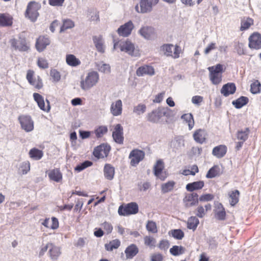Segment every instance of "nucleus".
I'll list each match as a JSON object with an SVG mask.
<instances>
[{
  "label": "nucleus",
  "mask_w": 261,
  "mask_h": 261,
  "mask_svg": "<svg viewBox=\"0 0 261 261\" xmlns=\"http://www.w3.org/2000/svg\"><path fill=\"white\" fill-rule=\"evenodd\" d=\"M210 72V79L214 85H218L222 81V74L224 72L223 66L218 64L215 66L208 67Z\"/></svg>",
  "instance_id": "nucleus-1"
},
{
  "label": "nucleus",
  "mask_w": 261,
  "mask_h": 261,
  "mask_svg": "<svg viewBox=\"0 0 261 261\" xmlns=\"http://www.w3.org/2000/svg\"><path fill=\"white\" fill-rule=\"evenodd\" d=\"M99 80V74L96 71H91L88 73L85 80L80 82V86L84 90H87L95 86Z\"/></svg>",
  "instance_id": "nucleus-2"
},
{
  "label": "nucleus",
  "mask_w": 261,
  "mask_h": 261,
  "mask_svg": "<svg viewBox=\"0 0 261 261\" xmlns=\"http://www.w3.org/2000/svg\"><path fill=\"white\" fill-rule=\"evenodd\" d=\"M159 1V0H140L139 4L135 6V10L139 13H149Z\"/></svg>",
  "instance_id": "nucleus-3"
},
{
  "label": "nucleus",
  "mask_w": 261,
  "mask_h": 261,
  "mask_svg": "<svg viewBox=\"0 0 261 261\" xmlns=\"http://www.w3.org/2000/svg\"><path fill=\"white\" fill-rule=\"evenodd\" d=\"M40 8L41 5L38 3L34 1L30 2L27 6L25 12V17L29 19L32 22L36 21L39 16L38 11Z\"/></svg>",
  "instance_id": "nucleus-4"
},
{
  "label": "nucleus",
  "mask_w": 261,
  "mask_h": 261,
  "mask_svg": "<svg viewBox=\"0 0 261 261\" xmlns=\"http://www.w3.org/2000/svg\"><path fill=\"white\" fill-rule=\"evenodd\" d=\"M118 46L120 47L121 51H125L132 56H137L138 54L134 44L129 40L121 42L120 44L118 42L115 43L114 49H116Z\"/></svg>",
  "instance_id": "nucleus-5"
},
{
  "label": "nucleus",
  "mask_w": 261,
  "mask_h": 261,
  "mask_svg": "<svg viewBox=\"0 0 261 261\" xmlns=\"http://www.w3.org/2000/svg\"><path fill=\"white\" fill-rule=\"evenodd\" d=\"M138 205L136 202H130L125 206L120 205L119 207L118 213L120 216H128L136 214L138 212Z\"/></svg>",
  "instance_id": "nucleus-6"
},
{
  "label": "nucleus",
  "mask_w": 261,
  "mask_h": 261,
  "mask_svg": "<svg viewBox=\"0 0 261 261\" xmlns=\"http://www.w3.org/2000/svg\"><path fill=\"white\" fill-rule=\"evenodd\" d=\"M167 108H158L147 115V120L153 123H158L163 116H166Z\"/></svg>",
  "instance_id": "nucleus-7"
},
{
  "label": "nucleus",
  "mask_w": 261,
  "mask_h": 261,
  "mask_svg": "<svg viewBox=\"0 0 261 261\" xmlns=\"http://www.w3.org/2000/svg\"><path fill=\"white\" fill-rule=\"evenodd\" d=\"M21 128L25 132H31L34 129V121L29 115H22L18 117Z\"/></svg>",
  "instance_id": "nucleus-8"
},
{
  "label": "nucleus",
  "mask_w": 261,
  "mask_h": 261,
  "mask_svg": "<svg viewBox=\"0 0 261 261\" xmlns=\"http://www.w3.org/2000/svg\"><path fill=\"white\" fill-rule=\"evenodd\" d=\"M161 50L165 55L171 56L174 58H177L179 56L180 49L178 46H174L171 44H165L163 45Z\"/></svg>",
  "instance_id": "nucleus-9"
},
{
  "label": "nucleus",
  "mask_w": 261,
  "mask_h": 261,
  "mask_svg": "<svg viewBox=\"0 0 261 261\" xmlns=\"http://www.w3.org/2000/svg\"><path fill=\"white\" fill-rule=\"evenodd\" d=\"M138 33L146 40H152L156 37L155 29L149 25H143L138 31Z\"/></svg>",
  "instance_id": "nucleus-10"
},
{
  "label": "nucleus",
  "mask_w": 261,
  "mask_h": 261,
  "mask_svg": "<svg viewBox=\"0 0 261 261\" xmlns=\"http://www.w3.org/2000/svg\"><path fill=\"white\" fill-rule=\"evenodd\" d=\"M11 46L16 50L20 51H25L29 50V46L27 45L25 38L20 36L18 40L12 39L10 40Z\"/></svg>",
  "instance_id": "nucleus-11"
},
{
  "label": "nucleus",
  "mask_w": 261,
  "mask_h": 261,
  "mask_svg": "<svg viewBox=\"0 0 261 261\" xmlns=\"http://www.w3.org/2000/svg\"><path fill=\"white\" fill-rule=\"evenodd\" d=\"M144 156L145 153L142 150L138 149L132 150L129 155V158L131 159L130 165L133 166H136L140 161L143 160Z\"/></svg>",
  "instance_id": "nucleus-12"
},
{
  "label": "nucleus",
  "mask_w": 261,
  "mask_h": 261,
  "mask_svg": "<svg viewBox=\"0 0 261 261\" xmlns=\"http://www.w3.org/2000/svg\"><path fill=\"white\" fill-rule=\"evenodd\" d=\"M134 28V23L131 20H129L120 26L117 30V33L120 36L126 37L131 34Z\"/></svg>",
  "instance_id": "nucleus-13"
},
{
  "label": "nucleus",
  "mask_w": 261,
  "mask_h": 261,
  "mask_svg": "<svg viewBox=\"0 0 261 261\" xmlns=\"http://www.w3.org/2000/svg\"><path fill=\"white\" fill-rule=\"evenodd\" d=\"M110 150V146L104 144L100 145L94 148L93 155L98 159L107 157Z\"/></svg>",
  "instance_id": "nucleus-14"
},
{
  "label": "nucleus",
  "mask_w": 261,
  "mask_h": 261,
  "mask_svg": "<svg viewBox=\"0 0 261 261\" xmlns=\"http://www.w3.org/2000/svg\"><path fill=\"white\" fill-rule=\"evenodd\" d=\"M183 202L186 208L195 206L198 203V195L196 193L188 194L183 199Z\"/></svg>",
  "instance_id": "nucleus-15"
},
{
  "label": "nucleus",
  "mask_w": 261,
  "mask_h": 261,
  "mask_svg": "<svg viewBox=\"0 0 261 261\" xmlns=\"http://www.w3.org/2000/svg\"><path fill=\"white\" fill-rule=\"evenodd\" d=\"M34 71L28 70L27 74V79L31 85L36 89H40L43 86L42 80L39 76H37V79L34 78Z\"/></svg>",
  "instance_id": "nucleus-16"
},
{
  "label": "nucleus",
  "mask_w": 261,
  "mask_h": 261,
  "mask_svg": "<svg viewBox=\"0 0 261 261\" xmlns=\"http://www.w3.org/2000/svg\"><path fill=\"white\" fill-rule=\"evenodd\" d=\"M112 137L115 141L118 144H122L123 143V129L120 124H117L114 128L112 133Z\"/></svg>",
  "instance_id": "nucleus-17"
},
{
  "label": "nucleus",
  "mask_w": 261,
  "mask_h": 261,
  "mask_svg": "<svg viewBox=\"0 0 261 261\" xmlns=\"http://www.w3.org/2000/svg\"><path fill=\"white\" fill-rule=\"evenodd\" d=\"M249 46L251 48L259 49L261 47V35L254 33L249 38Z\"/></svg>",
  "instance_id": "nucleus-18"
},
{
  "label": "nucleus",
  "mask_w": 261,
  "mask_h": 261,
  "mask_svg": "<svg viewBox=\"0 0 261 261\" xmlns=\"http://www.w3.org/2000/svg\"><path fill=\"white\" fill-rule=\"evenodd\" d=\"M110 111L114 116L121 115L122 112V102L121 100L118 99L113 102L111 105Z\"/></svg>",
  "instance_id": "nucleus-19"
},
{
  "label": "nucleus",
  "mask_w": 261,
  "mask_h": 261,
  "mask_svg": "<svg viewBox=\"0 0 261 261\" xmlns=\"http://www.w3.org/2000/svg\"><path fill=\"white\" fill-rule=\"evenodd\" d=\"M33 97L34 100L36 101L38 107L40 109L47 112L49 111L50 107L49 105V102L47 99L46 100L47 103V106L46 107H45L44 98L40 94L37 93H34L33 94Z\"/></svg>",
  "instance_id": "nucleus-20"
},
{
  "label": "nucleus",
  "mask_w": 261,
  "mask_h": 261,
  "mask_svg": "<svg viewBox=\"0 0 261 261\" xmlns=\"http://www.w3.org/2000/svg\"><path fill=\"white\" fill-rule=\"evenodd\" d=\"M154 74L153 68L149 65H144L139 67L136 71V74L138 76L144 75H153Z\"/></svg>",
  "instance_id": "nucleus-21"
},
{
  "label": "nucleus",
  "mask_w": 261,
  "mask_h": 261,
  "mask_svg": "<svg viewBox=\"0 0 261 261\" xmlns=\"http://www.w3.org/2000/svg\"><path fill=\"white\" fill-rule=\"evenodd\" d=\"M49 44L50 40L47 37L40 36L37 39L35 46L37 50L39 52H41Z\"/></svg>",
  "instance_id": "nucleus-22"
},
{
  "label": "nucleus",
  "mask_w": 261,
  "mask_h": 261,
  "mask_svg": "<svg viewBox=\"0 0 261 261\" xmlns=\"http://www.w3.org/2000/svg\"><path fill=\"white\" fill-rule=\"evenodd\" d=\"M236 90V87L233 83H228L224 85L221 89V93L223 96L227 97L230 94L234 93Z\"/></svg>",
  "instance_id": "nucleus-23"
},
{
  "label": "nucleus",
  "mask_w": 261,
  "mask_h": 261,
  "mask_svg": "<svg viewBox=\"0 0 261 261\" xmlns=\"http://www.w3.org/2000/svg\"><path fill=\"white\" fill-rule=\"evenodd\" d=\"M48 175L50 180L57 182H61L63 178L62 173L59 168H55L50 170Z\"/></svg>",
  "instance_id": "nucleus-24"
},
{
  "label": "nucleus",
  "mask_w": 261,
  "mask_h": 261,
  "mask_svg": "<svg viewBox=\"0 0 261 261\" xmlns=\"http://www.w3.org/2000/svg\"><path fill=\"white\" fill-rule=\"evenodd\" d=\"M215 205V215L216 218L219 220H224L226 213L223 205L220 203H217Z\"/></svg>",
  "instance_id": "nucleus-25"
},
{
  "label": "nucleus",
  "mask_w": 261,
  "mask_h": 261,
  "mask_svg": "<svg viewBox=\"0 0 261 261\" xmlns=\"http://www.w3.org/2000/svg\"><path fill=\"white\" fill-rule=\"evenodd\" d=\"M93 41L97 50L100 53H103L105 51L104 42L101 36H94L93 37Z\"/></svg>",
  "instance_id": "nucleus-26"
},
{
  "label": "nucleus",
  "mask_w": 261,
  "mask_h": 261,
  "mask_svg": "<svg viewBox=\"0 0 261 261\" xmlns=\"http://www.w3.org/2000/svg\"><path fill=\"white\" fill-rule=\"evenodd\" d=\"M124 252L126 259H132L138 254L139 249L135 244H132L126 247Z\"/></svg>",
  "instance_id": "nucleus-27"
},
{
  "label": "nucleus",
  "mask_w": 261,
  "mask_h": 261,
  "mask_svg": "<svg viewBox=\"0 0 261 261\" xmlns=\"http://www.w3.org/2000/svg\"><path fill=\"white\" fill-rule=\"evenodd\" d=\"M226 152V146L221 145L216 146L213 148L212 154L217 158H221L225 155Z\"/></svg>",
  "instance_id": "nucleus-28"
},
{
  "label": "nucleus",
  "mask_w": 261,
  "mask_h": 261,
  "mask_svg": "<svg viewBox=\"0 0 261 261\" xmlns=\"http://www.w3.org/2000/svg\"><path fill=\"white\" fill-rule=\"evenodd\" d=\"M204 185L203 181L200 180L188 184L186 185V189L189 192H193L195 190L201 189Z\"/></svg>",
  "instance_id": "nucleus-29"
},
{
  "label": "nucleus",
  "mask_w": 261,
  "mask_h": 261,
  "mask_svg": "<svg viewBox=\"0 0 261 261\" xmlns=\"http://www.w3.org/2000/svg\"><path fill=\"white\" fill-rule=\"evenodd\" d=\"M254 20L249 17H244L241 19L240 31H244L248 29L253 24Z\"/></svg>",
  "instance_id": "nucleus-30"
},
{
  "label": "nucleus",
  "mask_w": 261,
  "mask_h": 261,
  "mask_svg": "<svg viewBox=\"0 0 261 261\" xmlns=\"http://www.w3.org/2000/svg\"><path fill=\"white\" fill-rule=\"evenodd\" d=\"M221 174V169L219 166L215 165L209 169L206 175L207 178H213L220 175Z\"/></svg>",
  "instance_id": "nucleus-31"
},
{
  "label": "nucleus",
  "mask_w": 261,
  "mask_h": 261,
  "mask_svg": "<svg viewBox=\"0 0 261 261\" xmlns=\"http://www.w3.org/2000/svg\"><path fill=\"white\" fill-rule=\"evenodd\" d=\"M164 167L163 162L160 160L156 162V164L154 166V174L162 180H164L165 177L160 176V174L162 172Z\"/></svg>",
  "instance_id": "nucleus-32"
},
{
  "label": "nucleus",
  "mask_w": 261,
  "mask_h": 261,
  "mask_svg": "<svg viewBox=\"0 0 261 261\" xmlns=\"http://www.w3.org/2000/svg\"><path fill=\"white\" fill-rule=\"evenodd\" d=\"M103 172L105 176L107 179L112 180L115 174V169L111 165L106 164L105 166Z\"/></svg>",
  "instance_id": "nucleus-33"
},
{
  "label": "nucleus",
  "mask_w": 261,
  "mask_h": 261,
  "mask_svg": "<svg viewBox=\"0 0 261 261\" xmlns=\"http://www.w3.org/2000/svg\"><path fill=\"white\" fill-rule=\"evenodd\" d=\"M66 61L68 65L72 67L77 66L81 63L79 59L76 58L74 55L71 54L66 55Z\"/></svg>",
  "instance_id": "nucleus-34"
},
{
  "label": "nucleus",
  "mask_w": 261,
  "mask_h": 261,
  "mask_svg": "<svg viewBox=\"0 0 261 261\" xmlns=\"http://www.w3.org/2000/svg\"><path fill=\"white\" fill-rule=\"evenodd\" d=\"M193 138L196 142L202 144L205 140V131L202 129L196 130L193 134Z\"/></svg>",
  "instance_id": "nucleus-35"
},
{
  "label": "nucleus",
  "mask_w": 261,
  "mask_h": 261,
  "mask_svg": "<svg viewBox=\"0 0 261 261\" xmlns=\"http://www.w3.org/2000/svg\"><path fill=\"white\" fill-rule=\"evenodd\" d=\"M249 101L248 98L245 96H241L236 100L232 102V105L237 109H240L247 104Z\"/></svg>",
  "instance_id": "nucleus-36"
},
{
  "label": "nucleus",
  "mask_w": 261,
  "mask_h": 261,
  "mask_svg": "<svg viewBox=\"0 0 261 261\" xmlns=\"http://www.w3.org/2000/svg\"><path fill=\"white\" fill-rule=\"evenodd\" d=\"M199 223L198 219L195 216L190 217L187 221V228L194 231Z\"/></svg>",
  "instance_id": "nucleus-37"
},
{
  "label": "nucleus",
  "mask_w": 261,
  "mask_h": 261,
  "mask_svg": "<svg viewBox=\"0 0 261 261\" xmlns=\"http://www.w3.org/2000/svg\"><path fill=\"white\" fill-rule=\"evenodd\" d=\"M249 132L248 127L245 128V130H239L236 135L237 139L244 142L248 139Z\"/></svg>",
  "instance_id": "nucleus-38"
},
{
  "label": "nucleus",
  "mask_w": 261,
  "mask_h": 261,
  "mask_svg": "<svg viewBox=\"0 0 261 261\" xmlns=\"http://www.w3.org/2000/svg\"><path fill=\"white\" fill-rule=\"evenodd\" d=\"M184 145L183 140L179 137H176L171 143L173 151L176 152Z\"/></svg>",
  "instance_id": "nucleus-39"
},
{
  "label": "nucleus",
  "mask_w": 261,
  "mask_h": 261,
  "mask_svg": "<svg viewBox=\"0 0 261 261\" xmlns=\"http://www.w3.org/2000/svg\"><path fill=\"white\" fill-rule=\"evenodd\" d=\"M49 253L50 257L52 259H57L61 254L60 249L58 247H57L52 244V245L49 250Z\"/></svg>",
  "instance_id": "nucleus-40"
},
{
  "label": "nucleus",
  "mask_w": 261,
  "mask_h": 261,
  "mask_svg": "<svg viewBox=\"0 0 261 261\" xmlns=\"http://www.w3.org/2000/svg\"><path fill=\"white\" fill-rule=\"evenodd\" d=\"M185 248L182 246L174 245L170 249V253L174 256H178L185 253Z\"/></svg>",
  "instance_id": "nucleus-41"
},
{
  "label": "nucleus",
  "mask_w": 261,
  "mask_h": 261,
  "mask_svg": "<svg viewBox=\"0 0 261 261\" xmlns=\"http://www.w3.org/2000/svg\"><path fill=\"white\" fill-rule=\"evenodd\" d=\"M146 105L141 103L133 107V112L136 115L140 116L144 114L146 112Z\"/></svg>",
  "instance_id": "nucleus-42"
},
{
  "label": "nucleus",
  "mask_w": 261,
  "mask_h": 261,
  "mask_svg": "<svg viewBox=\"0 0 261 261\" xmlns=\"http://www.w3.org/2000/svg\"><path fill=\"white\" fill-rule=\"evenodd\" d=\"M29 154L31 158L35 160H39L41 159L43 154L41 150L34 148L30 150Z\"/></svg>",
  "instance_id": "nucleus-43"
},
{
  "label": "nucleus",
  "mask_w": 261,
  "mask_h": 261,
  "mask_svg": "<svg viewBox=\"0 0 261 261\" xmlns=\"http://www.w3.org/2000/svg\"><path fill=\"white\" fill-rule=\"evenodd\" d=\"M240 192L238 190L232 191L229 194L230 204L232 206L236 205L239 201Z\"/></svg>",
  "instance_id": "nucleus-44"
},
{
  "label": "nucleus",
  "mask_w": 261,
  "mask_h": 261,
  "mask_svg": "<svg viewBox=\"0 0 261 261\" xmlns=\"http://www.w3.org/2000/svg\"><path fill=\"white\" fill-rule=\"evenodd\" d=\"M181 119L188 123L190 129H191L194 125V121L193 115L191 113L185 114L181 117Z\"/></svg>",
  "instance_id": "nucleus-45"
},
{
  "label": "nucleus",
  "mask_w": 261,
  "mask_h": 261,
  "mask_svg": "<svg viewBox=\"0 0 261 261\" xmlns=\"http://www.w3.org/2000/svg\"><path fill=\"white\" fill-rule=\"evenodd\" d=\"M169 234L176 240H181L184 237V232L180 229H172L169 232Z\"/></svg>",
  "instance_id": "nucleus-46"
},
{
  "label": "nucleus",
  "mask_w": 261,
  "mask_h": 261,
  "mask_svg": "<svg viewBox=\"0 0 261 261\" xmlns=\"http://www.w3.org/2000/svg\"><path fill=\"white\" fill-rule=\"evenodd\" d=\"M12 19L9 16L3 14L0 15V25L9 26L12 24Z\"/></svg>",
  "instance_id": "nucleus-47"
},
{
  "label": "nucleus",
  "mask_w": 261,
  "mask_h": 261,
  "mask_svg": "<svg viewBox=\"0 0 261 261\" xmlns=\"http://www.w3.org/2000/svg\"><path fill=\"white\" fill-rule=\"evenodd\" d=\"M175 182L173 181H169L165 184L162 185V191L163 193H168L174 188L175 185Z\"/></svg>",
  "instance_id": "nucleus-48"
},
{
  "label": "nucleus",
  "mask_w": 261,
  "mask_h": 261,
  "mask_svg": "<svg viewBox=\"0 0 261 261\" xmlns=\"http://www.w3.org/2000/svg\"><path fill=\"white\" fill-rule=\"evenodd\" d=\"M96 67L99 71L103 73H110L111 68L109 64L100 62L96 64Z\"/></svg>",
  "instance_id": "nucleus-49"
},
{
  "label": "nucleus",
  "mask_w": 261,
  "mask_h": 261,
  "mask_svg": "<svg viewBox=\"0 0 261 261\" xmlns=\"http://www.w3.org/2000/svg\"><path fill=\"white\" fill-rule=\"evenodd\" d=\"M74 27V22L71 19H65L63 21L62 26L61 27L60 32L64 31L65 30L71 29Z\"/></svg>",
  "instance_id": "nucleus-50"
},
{
  "label": "nucleus",
  "mask_w": 261,
  "mask_h": 261,
  "mask_svg": "<svg viewBox=\"0 0 261 261\" xmlns=\"http://www.w3.org/2000/svg\"><path fill=\"white\" fill-rule=\"evenodd\" d=\"M261 85L258 80L251 84L250 92L252 94H257L260 92Z\"/></svg>",
  "instance_id": "nucleus-51"
},
{
  "label": "nucleus",
  "mask_w": 261,
  "mask_h": 261,
  "mask_svg": "<svg viewBox=\"0 0 261 261\" xmlns=\"http://www.w3.org/2000/svg\"><path fill=\"white\" fill-rule=\"evenodd\" d=\"M92 162L89 161H86L82 163L77 165L74 168L75 171L80 172L86 168L91 166Z\"/></svg>",
  "instance_id": "nucleus-52"
},
{
  "label": "nucleus",
  "mask_w": 261,
  "mask_h": 261,
  "mask_svg": "<svg viewBox=\"0 0 261 261\" xmlns=\"http://www.w3.org/2000/svg\"><path fill=\"white\" fill-rule=\"evenodd\" d=\"M107 132L108 128L106 126H100L95 130V134L97 138H100Z\"/></svg>",
  "instance_id": "nucleus-53"
},
{
  "label": "nucleus",
  "mask_w": 261,
  "mask_h": 261,
  "mask_svg": "<svg viewBox=\"0 0 261 261\" xmlns=\"http://www.w3.org/2000/svg\"><path fill=\"white\" fill-rule=\"evenodd\" d=\"M147 230L152 233H156L158 231L156 223L152 221H148L146 224Z\"/></svg>",
  "instance_id": "nucleus-54"
},
{
  "label": "nucleus",
  "mask_w": 261,
  "mask_h": 261,
  "mask_svg": "<svg viewBox=\"0 0 261 261\" xmlns=\"http://www.w3.org/2000/svg\"><path fill=\"white\" fill-rule=\"evenodd\" d=\"M37 65L42 69H46L48 67L47 61L44 58H38L37 60Z\"/></svg>",
  "instance_id": "nucleus-55"
},
{
  "label": "nucleus",
  "mask_w": 261,
  "mask_h": 261,
  "mask_svg": "<svg viewBox=\"0 0 261 261\" xmlns=\"http://www.w3.org/2000/svg\"><path fill=\"white\" fill-rule=\"evenodd\" d=\"M20 170L23 174H27L30 170V164L29 161H25L21 164Z\"/></svg>",
  "instance_id": "nucleus-56"
},
{
  "label": "nucleus",
  "mask_w": 261,
  "mask_h": 261,
  "mask_svg": "<svg viewBox=\"0 0 261 261\" xmlns=\"http://www.w3.org/2000/svg\"><path fill=\"white\" fill-rule=\"evenodd\" d=\"M155 240V239L151 237H145L144 238V243L146 245L148 246H154Z\"/></svg>",
  "instance_id": "nucleus-57"
},
{
  "label": "nucleus",
  "mask_w": 261,
  "mask_h": 261,
  "mask_svg": "<svg viewBox=\"0 0 261 261\" xmlns=\"http://www.w3.org/2000/svg\"><path fill=\"white\" fill-rule=\"evenodd\" d=\"M50 75L54 79L55 82H58L61 79V75L59 72L56 69H51L50 70Z\"/></svg>",
  "instance_id": "nucleus-58"
},
{
  "label": "nucleus",
  "mask_w": 261,
  "mask_h": 261,
  "mask_svg": "<svg viewBox=\"0 0 261 261\" xmlns=\"http://www.w3.org/2000/svg\"><path fill=\"white\" fill-rule=\"evenodd\" d=\"M170 244L168 241L163 240L159 244V248L161 250H166L169 247Z\"/></svg>",
  "instance_id": "nucleus-59"
},
{
  "label": "nucleus",
  "mask_w": 261,
  "mask_h": 261,
  "mask_svg": "<svg viewBox=\"0 0 261 261\" xmlns=\"http://www.w3.org/2000/svg\"><path fill=\"white\" fill-rule=\"evenodd\" d=\"M214 199V196L211 194H206L204 195H201L199 198H198V201H209Z\"/></svg>",
  "instance_id": "nucleus-60"
},
{
  "label": "nucleus",
  "mask_w": 261,
  "mask_h": 261,
  "mask_svg": "<svg viewBox=\"0 0 261 261\" xmlns=\"http://www.w3.org/2000/svg\"><path fill=\"white\" fill-rule=\"evenodd\" d=\"M103 229L106 231L107 234L110 233L113 230V226L111 223L105 222L102 224Z\"/></svg>",
  "instance_id": "nucleus-61"
},
{
  "label": "nucleus",
  "mask_w": 261,
  "mask_h": 261,
  "mask_svg": "<svg viewBox=\"0 0 261 261\" xmlns=\"http://www.w3.org/2000/svg\"><path fill=\"white\" fill-rule=\"evenodd\" d=\"M196 211H197V213H196V215L198 217L202 218L204 216V215L205 214V212L204 208L202 206H201V205L198 206L196 209Z\"/></svg>",
  "instance_id": "nucleus-62"
},
{
  "label": "nucleus",
  "mask_w": 261,
  "mask_h": 261,
  "mask_svg": "<svg viewBox=\"0 0 261 261\" xmlns=\"http://www.w3.org/2000/svg\"><path fill=\"white\" fill-rule=\"evenodd\" d=\"M65 0H48L50 5L52 6H62Z\"/></svg>",
  "instance_id": "nucleus-63"
},
{
  "label": "nucleus",
  "mask_w": 261,
  "mask_h": 261,
  "mask_svg": "<svg viewBox=\"0 0 261 261\" xmlns=\"http://www.w3.org/2000/svg\"><path fill=\"white\" fill-rule=\"evenodd\" d=\"M216 48V43L214 42L211 43L204 49V53L205 55L209 54L211 51Z\"/></svg>",
  "instance_id": "nucleus-64"
}]
</instances>
